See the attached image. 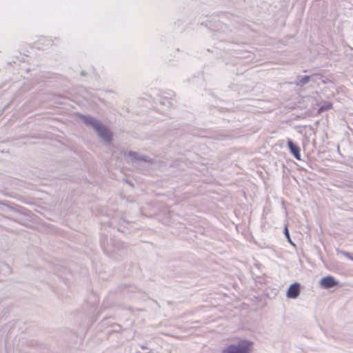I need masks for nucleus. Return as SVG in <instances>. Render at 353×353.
<instances>
[{"instance_id": "f257e3e1", "label": "nucleus", "mask_w": 353, "mask_h": 353, "mask_svg": "<svg viewBox=\"0 0 353 353\" xmlns=\"http://www.w3.org/2000/svg\"><path fill=\"white\" fill-rule=\"evenodd\" d=\"M253 348V342L241 340L237 344H231L223 350L222 353H250Z\"/></svg>"}, {"instance_id": "f03ea898", "label": "nucleus", "mask_w": 353, "mask_h": 353, "mask_svg": "<svg viewBox=\"0 0 353 353\" xmlns=\"http://www.w3.org/2000/svg\"><path fill=\"white\" fill-rule=\"evenodd\" d=\"M87 121L89 124L94 127V128L99 133V135L103 139H105V141L110 140L112 134L106 128L103 126L101 123H99L98 121H97L92 118H90Z\"/></svg>"}, {"instance_id": "7ed1b4c3", "label": "nucleus", "mask_w": 353, "mask_h": 353, "mask_svg": "<svg viewBox=\"0 0 353 353\" xmlns=\"http://www.w3.org/2000/svg\"><path fill=\"white\" fill-rule=\"evenodd\" d=\"M300 294V285L295 283L291 285L287 292V296L290 299H295Z\"/></svg>"}, {"instance_id": "20e7f679", "label": "nucleus", "mask_w": 353, "mask_h": 353, "mask_svg": "<svg viewBox=\"0 0 353 353\" xmlns=\"http://www.w3.org/2000/svg\"><path fill=\"white\" fill-rule=\"evenodd\" d=\"M320 284L324 288H330L336 285L337 283L332 276H328L323 277L321 280Z\"/></svg>"}, {"instance_id": "39448f33", "label": "nucleus", "mask_w": 353, "mask_h": 353, "mask_svg": "<svg viewBox=\"0 0 353 353\" xmlns=\"http://www.w3.org/2000/svg\"><path fill=\"white\" fill-rule=\"evenodd\" d=\"M288 145L290 148V150L291 153L294 155V157L298 159H301V154H300V148L298 145H296L294 144V143L291 140L288 141Z\"/></svg>"}, {"instance_id": "423d86ee", "label": "nucleus", "mask_w": 353, "mask_h": 353, "mask_svg": "<svg viewBox=\"0 0 353 353\" xmlns=\"http://www.w3.org/2000/svg\"><path fill=\"white\" fill-rule=\"evenodd\" d=\"M332 108V103H330V102H327L326 103L325 105H321L319 108V113H321L324 111H327V110H331Z\"/></svg>"}, {"instance_id": "0eeeda50", "label": "nucleus", "mask_w": 353, "mask_h": 353, "mask_svg": "<svg viewBox=\"0 0 353 353\" xmlns=\"http://www.w3.org/2000/svg\"><path fill=\"white\" fill-rule=\"evenodd\" d=\"M285 234L286 237L288 238V241H289L292 244H293V243L292 242V241H291V239H290V234H289V232H288V230L287 227L285 228Z\"/></svg>"}]
</instances>
